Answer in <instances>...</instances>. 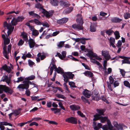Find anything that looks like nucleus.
<instances>
[{"label": "nucleus", "mask_w": 130, "mask_h": 130, "mask_svg": "<svg viewBox=\"0 0 130 130\" xmlns=\"http://www.w3.org/2000/svg\"><path fill=\"white\" fill-rule=\"evenodd\" d=\"M64 44V42L63 41H60L57 44L58 48H61Z\"/></svg>", "instance_id": "c03bdc74"}, {"label": "nucleus", "mask_w": 130, "mask_h": 130, "mask_svg": "<svg viewBox=\"0 0 130 130\" xmlns=\"http://www.w3.org/2000/svg\"><path fill=\"white\" fill-rule=\"evenodd\" d=\"M35 78V76L34 75H31L25 78V80L29 81L34 79Z\"/></svg>", "instance_id": "473e14b6"}, {"label": "nucleus", "mask_w": 130, "mask_h": 130, "mask_svg": "<svg viewBox=\"0 0 130 130\" xmlns=\"http://www.w3.org/2000/svg\"><path fill=\"white\" fill-rule=\"evenodd\" d=\"M2 68L8 73H10L12 71L11 67L8 66L6 64L3 66Z\"/></svg>", "instance_id": "ddd939ff"}, {"label": "nucleus", "mask_w": 130, "mask_h": 130, "mask_svg": "<svg viewBox=\"0 0 130 130\" xmlns=\"http://www.w3.org/2000/svg\"><path fill=\"white\" fill-rule=\"evenodd\" d=\"M93 126L94 127V129L95 130H98L99 129L102 127V124L100 123H98L97 126H96V123L94 122H93Z\"/></svg>", "instance_id": "aec40b11"}, {"label": "nucleus", "mask_w": 130, "mask_h": 130, "mask_svg": "<svg viewBox=\"0 0 130 130\" xmlns=\"http://www.w3.org/2000/svg\"><path fill=\"white\" fill-rule=\"evenodd\" d=\"M35 7L38 9H39L41 12L44 9L43 8V6L41 4L38 2L35 5Z\"/></svg>", "instance_id": "a878e982"}, {"label": "nucleus", "mask_w": 130, "mask_h": 130, "mask_svg": "<svg viewBox=\"0 0 130 130\" xmlns=\"http://www.w3.org/2000/svg\"><path fill=\"white\" fill-rule=\"evenodd\" d=\"M122 45V42L120 40H119L118 41L117 45L118 47H121Z\"/></svg>", "instance_id": "052dcab7"}, {"label": "nucleus", "mask_w": 130, "mask_h": 130, "mask_svg": "<svg viewBox=\"0 0 130 130\" xmlns=\"http://www.w3.org/2000/svg\"><path fill=\"white\" fill-rule=\"evenodd\" d=\"M112 71V69L110 68H109L108 69V72L105 71V74H110Z\"/></svg>", "instance_id": "bf43d9fd"}, {"label": "nucleus", "mask_w": 130, "mask_h": 130, "mask_svg": "<svg viewBox=\"0 0 130 130\" xmlns=\"http://www.w3.org/2000/svg\"><path fill=\"white\" fill-rule=\"evenodd\" d=\"M34 125H35L36 126H38V124L36 122H33L29 124V125L30 126H32Z\"/></svg>", "instance_id": "680f3d73"}, {"label": "nucleus", "mask_w": 130, "mask_h": 130, "mask_svg": "<svg viewBox=\"0 0 130 130\" xmlns=\"http://www.w3.org/2000/svg\"><path fill=\"white\" fill-rule=\"evenodd\" d=\"M96 111L97 112H98L100 115H103V113L104 112V110L103 109H97Z\"/></svg>", "instance_id": "58836bf2"}, {"label": "nucleus", "mask_w": 130, "mask_h": 130, "mask_svg": "<svg viewBox=\"0 0 130 130\" xmlns=\"http://www.w3.org/2000/svg\"><path fill=\"white\" fill-rule=\"evenodd\" d=\"M70 107L71 110L74 111L78 110L80 109V107L78 105H70Z\"/></svg>", "instance_id": "6ab92c4d"}, {"label": "nucleus", "mask_w": 130, "mask_h": 130, "mask_svg": "<svg viewBox=\"0 0 130 130\" xmlns=\"http://www.w3.org/2000/svg\"><path fill=\"white\" fill-rule=\"evenodd\" d=\"M3 27L5 29L8 30L7 35L5 33V35H2V37L4 41V45L3 46V53L4 56L7 59L8 58V54L11 53L12 45L10 44L8 45L7 50L6 45L8 44L10 42V39L8 38L9 36L11 34L14 29L13 27L12 26L10 23H8L7 21H5L3 23Z\"/></svg>", "instance_id": "f257e3e1"}, {"label": "nucleus", "mask_w": 130, "mask_h": 130, "mask_svg": "<svg viewBox=\"0 0 130 130\" xmlns=\"http://www.w3.org/2000/svg\"><path fill=\"white\" fill-rule=\"evenodd\" d=\"M24 43V40H23L22 39H21L19 41L18 43V45L19 46L22 45Z\"/></svg>", "instance_id": "603ef678"}, {"label": "nucleus", "mask_w": 130, "mask_h": 130, "mask_svg": "<svg viewBox=\"0 0 130 130\" xmlns=\"http://www.w3.org/2000/svg\"><path fill=\"white\" fill-rule=\"evenodd\" d=\"M68 19L64 18L57 21V23L59 24H62L66 23L68 20Z\"/></svg>", "instance_id": "a211bd4d"}, {"label": "nucleus", "mask_w": 130, "mask_h": 130, "mask_svg": "<svg viewBox=\"0 0 130 130\" xmlns=\"http://www.w3.org/2000/svg\"><path fill=\"white\" fill-rule=\"evenodd\" d=\"M78 114L82 118H85L86 119V118L85 117V116L83 113L80 111H78L77 112Z\"/></svg>", "instance_id": "ea45409f"}, {"label": "nucleus", "mask_w": 130, "mask_h": 130, "mask_svg": "<svg viewBox=\"0 0 130 130\" xmlns=\"http://www.w3.org/2000/svg\"><path fill=\"white\" fill-rule=\"evenodd\" d=\"M94 118L93 120L94 121H96L100 119L101 118V116L99 114H96L94 116Z\"/></svg>", "instance_id": "f704fd0d"}, {"label": "nucleus", "mask_w": 130, "mask_h": 130, "mask_svg": "<svg viewBox=\"0 0 130 130\" xmlns=\"http://www.w3.org/2000/svg\"><path fill=\"white\" fill-rule=\"evenodd\" d=\"M41 53H39L37 55L38 57L36 58V60L37 61V62H40V56H41Z\"/></svg>", "instance_id": "4d7b16f0"}, {"label": "nucleus", "mask_w": 130, "mask_h": 130, "mask_svg": "<svg viewBox=\"0 0 130 130\" xmlns=\"http://www.w3.org/2000/svg\"><path fill=\"white\" fill-rule=\"evenodd\" d=\"M77 16H79L80 17L77 19L76 21L77 23L79 24H74L72 25V27L74 29L78 30H83V24L84 22L81 15V14H78L77 15Z\"/></svg>", "instance_id": "f03ea898"}, {"label": "nucleus", "mask_w": 130, "mask_h": 130, "mask_svg": "<svg viewBox=\"0 0 130 130\" xmlns=\"http://www.w3.org/2000/svg\"><path fill=\"white\" fill-rule=\"evenodd\" d=\"M90 60L91 62L96 64L97 66H99L101 68L102 67V66L100 63L95 60L94 59H91L90 57Z\"/></svg>", "instance_id": "393cba45"}, {"label": "nucleus", "mask_w": 130, "mask_h": 130, "mask_svg": "<svg viewBox=\"0 0 130 130\" xmlns=\"http://www.w3.org/2000/svg\"><path fill=\"white\" fill-rule=\"evenodd\" d=\"M108 125H105L103 126L102 129L104 130H115L113 126L111 124V122L109 120L107 121Z\"/></svg>", "instance_id": "1a4fd4ad"}, {"label": "nucleus", "mask_w": 130, "mask_h": 130, "mask_svg": "<svg viewBox=\"0 0 130 130\" xmlns=\"http://www.w3.org/2000/svg\"><path fill=\"white\" fill-rule=\"evenodd\" d=\"M122 20V19H120L118 18L115 17L111 18V21L112 23H118L121 22Z\"/></svg>", "instance_id": "f3484780"}, {"label": "nucleus", "mask_w": 130, "mask_h": 130, "mask_svg": "<svg viewBox=\"0 0 130 130\" xmlns=\"http://www.w3.org/2000/svg\"><path fill=\"white\" fill-rule=\"evenodd\" d=\"M107 85H108V89H109L110 91H112L113 90L112 89V88L111 86V85L110 84L109 82H107Z\"/></svg>", "instance_id": "0e129e2a"}, {"label": "nucleus", "mask_w": 130, "mask_h": 130, "mask_svg": "<svg viewBox=\"0 0 130 130\" xmlns=\"http://www.w3.org/2000/svg\"><path fill=\"white\" fill-rule=\"evenodd\" d=\"M54 67L55 69V71H56L58 73L60 74H63L64 73V71L62 68L59 67L57 68L55 64Z\"/></svg>", "instance_id": "dca6fc26"}, {"label": "nucleus", "mask_w": 130, "mask_h": 130, "mask_svg": "<svg viewBox=\"0 0 130 130\" xmlns=\"http://www.w3.org/2000/svg\"><path fill=\"white\" fill-rule=\"evenodd\" d=\"M34 22L37 25H40L42 24L41 22L39 21L38 20L36 19H34Z\"/></svg>", "instance_id": "37998d69"}, {"label": "nucleus", "mask_w": 130, "mask_h": 130, "mask_svg": "<svg viewBox=\"0 0 130 130\" xmlns=\"http://www.w3.org/2000/svg\"><path fill=\"white\" fill-rule=\"evenodd\" d=\"M119 83H118V81H115L113 83V85L114 87L118 86L119 85Z\"/></svg>", "instance_id": "774afa93"}, {"label": "nucleus", "mask_w": 130, "mask_h": 130, "mask_svg": "<svg viewBox=\"0 0 130 130\" xmlns=\"http://www.w3.org/2000/svg\"><path fill=\"white\" fill-rule=\"evenodd\" d=\"M56 96L59 98H61L63 99H64L65 97L63 95H62L59 94H56Z\"/></svg>", "instance_id": "09e8293b"}, {"label": "nucleus", "mask_w": 130, "mask_h": 130, "mask_svg": "<svg viewBox=\"0 0 130 130\" xmlns=\"http://www.w3.org/2000/svg\"><path fill=\"white\" fill-rule=\"evenodd\" d=\"M101 52L102 55L104 57L105 60H108L110 58L109 51L103 50Z\"/></svg>", "instance_id": "6e6552de"}, {"label": "nucleus", "mask_w": 130, "mask_h": 130, "mask_svg": "<svg viewBox=\"0 0 130 130\" xmlns=\"http://www.w3.org/2000/svg\"><path fill=\"white\" fill-rule=\"evenodd\" d=\"M109 81L110 83L112 84L114 81V79L111 76H110L109 77Z\"/></svg>", "instance_id": "e2e57ef3"}, {"label": "nucleus", "mask_w": 130, "mask_h": 130, "mask_svg": "<svg viewBox=\"0 0 130 130\" xmlns=\"http://www.w3.org/2000/svg\"><path fill=\"white\" fill-rule=\"evenodd\" d=\"M52 103L51 101L47 102L46 104V106L48 108L51 107H52Z\"/></svg>", "instance_id": "338daca9"}, {"label": "nucleus", "mask_w": 130, "mask_h": 130, "mask_svg": "<svg viewBox=\"0 0 130 130\" xmlns=\"http://www.w3.org/2000/svg\"><path fill=\"white\" fill-rule=\"evenodd\" d=\"M64 78V80L66 83L69 81V79H72L74 76V75L71 72H67L64 73L63 75Z\"/></svg>", "instance_id": "20e7f679"}, {"label": "nucleus", "mask_w": 130, "mask_h": 130, "mask_svg": "<svg viewBox=\"0 0 130 130\" xmlns=\"http://www.w3.org/2000/svg\"><path fill=\"white\" fill-rule=\"evenodd\" d=\"M122 64L127 63L130 64V61L129 60L128 58L126 57L124 59L122 60Z\"/></svg>", "instance_id": "2f4dec72"}, {"label": "nucleus", "mask_w": 130, "mask_h": 130, "mask_svg": "<svg viewBox=\"0 0 130 130\" xmlns=\"http://www.w3.org/2000/svg\"><path fill=\"white\" fill-rule=\"evenodd\" d=\"M51 64L52 65V66L50 68V75H51L52 74L53 70L54 69V67L55 63L52 61V62H51Z\"/></svg>", "instance_id": "c756f323"}, {"label": "nucleus", "mask_w": 130, "mask_h": 130, "mask_svg": "<svg viewBox=\"0 0 130 130\" xmlns=\"http://www.w3.org/2000/svg\"><path fill=\"white\" fill-rule=\"evenodd\" d=\"M2 81L4 82H6L8 85H9V84L10 82V79L8 77V76L7 75L4 76L2 77V80H1V81Z\"/></svg>", "instance_id": "9b49d317"}, {"label": "nucleus", "mask_w": 130, "mask_h": 130, "mask_svg": "<svg viewBox=\"0 0 130 130\" xmlns=\"http://www.w3.org/2000/svg\"><path fill=\"white\" fill-rule=\"evenodd\" d=\"M113 124L117 129H120L122 130L123 128L121 125L120 124H118V123L116 121H114L113 122Z\"/></svg>", "instance_id": "5701e85b"}, {"label": "nucleus", "mask_w": 130, "mask_h": 130, "mask_svg": "<svg viewBox=\"0 0 130 130\" xmlns=\"http://www.w3.org/2000/svg\"><path fill=\"white\" fill-rule=\"evenodd\" d=\"M18 21L17 19L15 18H13L12 20L11 21V26L14 27V26L15 25L17 24V22Z\"/></svg>", "instance_id": "cd10ccee"}, {"label": "nucleus", "mask_w": 130, "mask_h": 130, "mask_svg": "<svg viewBox=\"0 0 130 130\" xmlns=\"http://www.w3.org/2000/svg\"><path fill=\"white\" fill-rule=\"evenodd\" d=\"M113 32V31L110 29H109L106 31V33L108 35H111Z\"/></svg>", "instance_id": "de8ad7c7"}, {"label": "nucleus", "mask_w": 130, "mask_h": 130, "mask_svg": "<svg viewBox=\"0 0 130 130\" xmlns=\"http://www.w3.org/2000/svg\"><path fill=\"white\" fill-rule=\"evenodd\" d=\"M114 34L115 36V37L116 39H117L119 38L120 37V34L119 32L118 31H116L114 32Z\"/></svg>", "instance_id": "4c0bfd02"}, {"label": "nucleus", "mask_w": 130, "mask_h": 130, "mask_svg": "<svg viewBox=\"0 0 130 130\" xmlns=\"http://www.w3.org/2000/svg\"><path fill=\"white\" fill-rule=\"evenodd\" d=\"M43 26L45 27H49V25L48 23L46 22H45L42 23V24Z\"/></svg>", "instance_id": "13d9d810"}, {"label": "nucleus", "mask_w": 130, "mask_h": 130, "mask_svg": "<svg viewBox=\"0 0 130 130\" xmlns=\"http://www.w3.org/2000/svg\"><path fill=\"white\" fill-rule=\"evenodd\" d=\"M65 121L69 123L76 124L77 123V119L75 117H71L66 119Z\"/></svg>", "instance_id": "0eeeda50"}, {"label": "nucleus", "mask_w": 130, "mask_h": 130, "mask_svg": "<svg viewBox=\"0 0 130 130\" xmlns=\"http://www.w3.org/2000/svg\"><path fill=\"white\" fill-rule=\"evenodd\" d=\"M69 84L70 87L72 88H75L76 87L75 86V83L74 82H69Z\"/></svg>", "instance_id": "79ce46f5"}, {"label": "nucleus", "mask_w": 130, "mask_h": 130, "mask_svg": "<svg viewBox=\"0 0 130 130\" xmlns=\"http://www.w3.org/2000/svg\"><path fill=\"white\" fill-rule=\"evenodd\" d=\"M21 36L24 40L27 42L28 40V34L24 32H23L21 33Z\"/></svg>", "instance_id": "4468645a"}, {"label": "nucleus", "mask_w": 130, "mask_h": 130, "mask_svg": "<svg viewBox=\"0 0 130 130\" xmlns=\"http://www.w3.org/2000/svg\"><path fill=\"white\" fill-rule=\"evenodd\" d=\"M87 40V39L85 38H80V42L83 44H85L86 43L85 40Z\"/></svg>", "instance_id": "5fc2aeb1"}, {"label": "nucleus", "mask_w": 130, "mask_h": 130, "mask_svg": "<svg viewBox=\"0 0 130 130\" xmlns=\"http://www.w3.org/2000/svg\"><path fill=\"white\" fill-rule=\"evenodd\" d=\"M32 35L36 36L39 35V32L37 30L35 29L32 31Z\"/></svg>", "instance_id": "c9c22d12"}, {"label": "nucleus", "mask_w": 130, "mask_h": 130, "mask_svg": "<svg viewBox=\"0 0 130 130\" xmlns=\"http://www.w3.org/2000/svg\"><path fill=\"white\" fill-rule=\"evenodd\" d=\"M18 22L22 21L24 19V18L22 16L18 17L17 19Z\"/></svg>", "instance_id": "864d4df0"}, {"label": "nucleus", "mask_w": 130, "mask_h": 130, "mask_svg": "<svg viewBox=\"0 0 130 130\" xmlns=\"http://www.w3.org/2000/svg\"><path fill=\"white\" fill-rule=\"evenodd\" d=\"M28 64L31 67H32L35 64V63L30 59H29L28 61Z\"/></svg>", "instance_id": "49530a36"}, {"label": "nucleus", "mask_w": 130, "mask_h": 130, "mask_svg": "<svg viewBox=\"0 0 130 130\" xmlns=\"http://www.w3.org/2000/svg\"><path fill=\"white\" fill-rule=\"evenodd\" d=\"M39 98V97L38 96H31V99L32 101H34L37 100Z\"/></svg>", "instance_id": "6e6d98bb"}, {"label": "nucleus", "mask_w": 130, "mask_h": 130, "mask_svg": "<svg viewBox=\"0 0 130 130\" xmlns=\"http://www.w3.org/2000/svg\"><path fill=\"white\" fill-rule=\"evenodd\" d=\"M41 12L43 14L45 15L46 17L47 18L50 17L51 16H52V14L51 13L49 12L46 11L44 9Z\"/></svg>", "instance_id": "412c9836"}, {"label": "nucleus", "mask_w": 130, "mask_h": 130, "mask_svg": "<svg viewBox=\"0 0 130 130\" xmlns=\"http://www.w3.org/2000/svg\"><path fill=\"white\" fill-rule=\"evenodd\" d=\"M0 124L3 125H9L11 126H12L11 124L6 121L0 122Z\"/></svg>", "instance_id": "72a5a7b5"}, {"label": "nucleus", "mask_w": 130, "mask_h": 130, "mask_svg": "<svg viewBox=\"0 0 130 130\" xmlns=\"http://www.w3.org/2000/svg\"><path fill=\"white\" fill-rule=\"evenodd\" d=\"M59 2L57 0H50V3L51 5L55 6L58 5Z\"/></svg>", "instance_id": "bb28decb"}, {"label": "nucleus", "mask_w": 130, "mask_h": 130, "mask_svg": "<svg viewBox=\"0 0 130 130\" xmlns=\"http://www.w3.org/2000/svg\"><path fill=\"white\" fill-rule=\"evenodd\" d=\"M5 85H0V93H2L4 91Z\"/></svg>", "instance_id": "8fccbe9b"}, {"label": "nucleus", "mask_w": 130, "mask_h": 130, "mask_svg": "<svg viewBox=\"0 0 130 130\" xmlns=\"http://www.w3.org/2000/svg\"><path fill=\"white\" fill-rule=\"evenodd\" d=\"M83 94L86 97L89 98L91 95V92L87 89H85L83 91Z\"/></svg>", "instance_id": "2eb2a0df"}, {"label": "nucleus", "mask_w": 130, "mask_h": 130, "mask_svg": "<svg viewBox=\"0 0 130 130\" xmlns=\"http://www.w3.org/2000/svg\"><path fill=\"white\" fill-rule=\"evenodd\" d=\"M124 17L125 19H128L130 18V13L129 12L125 13L124 15Z\"/></svg>", "instance_id": "e433bc0d"}, {"label": "nucleus", "mask_w": 130, "mask_h": 130, "mask_svg": "<svg viewBox=\"0 0 130 130\" xmlns=\"http://www.w3.org/2000/svg\"><path fill=\"white\" fill-rule=\"evenodd\" d=\"M28 41L29 45L30 48H33L35 46L36 47H38L39 46L38 45L36 44L35 40L34 39L30 37Z\"/></svg>", "instance_id": "39448f33"}, {"label": "nucleus", "mask_w": 130, "mask_h": 130, "mask_svg": "<svg viewBox=\"0 0 130 130\" xmlns=\"http://www.w3.org/2000/svg\"><path fill=\"white\" fill-rule=\"evenodd\" d=\"M4 91L7 94L10 95L12 94L13 92V91L12 89L5 85V86Z\"/></svg>", "instance_id": "f8f14e48"}, {"label": "nucleus", "mask_w": 130, "mask_h": 130, "mask_svg": "<svg viewBox=\"0 0 130 130\" xmlns=\"http://www.w3.org/2000/svg\"><path fill=\"white\" fill-rule=\"evenodd\" d=\"M73 9L72 7L68 8L64 11V12L66 14L69 13Z\"/></svg>", "instance_id": "7c9ffc66"}, {"label": "nucleus", "mask_w": 130, "mask_h": 130, "mask_svg": "<svg viewBox=\"0 0 130 130\" xmlns=\"http://www.w3.org/2000/svg\"><path fill=\"white\" fill-rule=\"evenodd\" d=\"M109 41L110 45H111L113 47L115 48L116 46L114 44L115 43V39L113 38L110 37L109 39Z\"/></svg>", "instance_id": "4be33fe9"}, {"label": "nucleus", "mask_w": 130, "mask_h": 130, "mask_svg": "<svg viewBox=\"0 0 130 130\" xmlns=\"http://www.w3.org/2000/svg\"><path fill=\"white\" fill-rule=\"evenodd\" d=\"M83 74L86 76L92 78L93 75V74L91 72L88 71H86Z\"/></svg>", "instance_id": "b1692460"}, {"label": "nucleus", "mask_w": 130, "mask_h": 130, "mask_svg": "<svg viewBox=\"0 0 130 130\" xmlns=\"http://www.w3.org/2000/svg\"><path fill=\"white\" fill-rule=\"evenodd\" d=\"M124 84L125 86L130 88V84L128 81L126 80L124 81Z\"/></svg>", "instance_id": "a18cd8bd"}, {"label": "nucleus", "mask_w": 130, "mask_h": 130, "mask_svg": "<svg viewBox=\"0 0 130 130\" xmlns=\"http://www.w3.org/2000/svg\"><path fill=\"white\" fill-rule=\"evenodd\" d=\"M90 30L92 32H95L96 31V29L93 24H91L90 26Z\"/></svg>", "instance_id": "a19ab883"}, {"label": "nucleus", "mask_w": 130, "mask_h": 130, "mask_svg": "<svg viewBox=\"0 0 130 130\" xmlns=\"http://www.w3.org/2000/svg\"><path fill=\"white\" fill-rule=\"evenodd\" d=\"M82 64L85 67L86 69L88 70H90V69L89 67L84 63H82Z\"/></svg>", "instance_id": "69168bd1"}, {"label": "nucleus", "mask_w": 130, "mask_h": 130, "mask_svg": "<svg viewBox=\"0 0 130 130\" xmlns=\"http://www.w3.org/2000/svg\"><path fill=\"white\" fill-rule=\"evenodd\" d=\"M108 120H109L106 117H102L101 119V121L102 123H104L105 122L107 121Z\"/></svg>", "instance_id": "3c124183"}, {"label": "nucleus", "mask_w": 130, "mask_h": 130, "mask_svg": "<svg viewBox=\"0 0 130 130\" xmlns=\"http://www.w3.org/2000/svg\"><path fill=\"white\" fill-rule=\"evenodd\" d=\"M21 109H19L13 110V112L14 115L17 116L21 112Z\"/></svg>", "instance_id": "c85d7f7f"}, {"label": "nucleus", "mask_w": 130, "mask_h": 130, "mask_svg": "<svg viewBox=\"0 0 130 130\" xmlns=\"http://www.w3.org/2000/svg\"><path fill=\"white\" fill-rule=\"evenodd\" d=\"M62 55L59 53H57L55 57H58L61 59H63L65 57L66 55V52L65 51H63L61 53Z\"/></svg>", "instance_id": "9d476101"}, {"label": "nucleus", "mask_w": 130, "mask_h": 130, "mask_svg": "<svg viewBox=\"0 0 130 130\" xmlns=\"http://www.w3.org/2000/svg\"><path fill=\"white\" fill-rule=\"evenodd\" d=\"M88 53L86 54L87 56L91 57H95V59L97 60H99L100 62L101 61L102 59L101 57L99 56H98L97 54L95 53H94L93 52L91 51H90L88 52Z\"/></svg>", "instance_id": "423d86ee"}, {"label": "nucleus", "mask_w": 130, "mask_h": 130, "mask_svg": "<svg viewBox=\"0 0 130 130\" xmlns=\"http://www.w3.org/2000/svg\"><path fill=\"white\" fill-rule=\"evenodd\" d=\"M23 84H20L17 87L20 90H21V89H25L27 90L29 88V85H34V83L33 82H31L28 80H25L23 82Z\"/></svg>", "instance_id": "7ed1b4c3"}]
</instances>
